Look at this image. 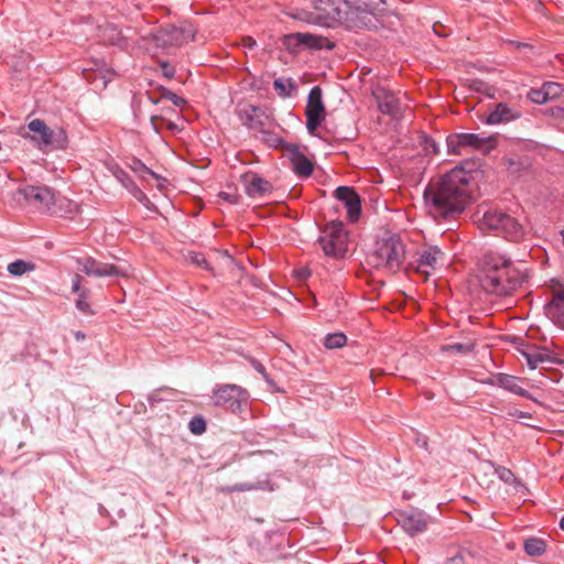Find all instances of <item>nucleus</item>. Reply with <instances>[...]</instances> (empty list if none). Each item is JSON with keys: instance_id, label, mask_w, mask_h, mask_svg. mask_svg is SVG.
Wrapping results in <instances>:
<instances>
[{"instance_id": "obj_21", "label": "nucleus", "mask_w": 564, "mask_h": 564, "mask_svg": "<svg viewBox=\"0 0 564 564\" xmlns=\"http://www.w3.org/2000/svg\"><path fill=\"white\" fill-rule=\"evenodd\" d=\"M79 212V206L72 199L54 194V199L51 205L50 215L58 217H73Z\"/></svg>"}, {"instance_id": "obj_8", "label": "nucleus", "mask_w": 564, "mask_h": 564, "mask_svg": "<svg viewBox=\"0 0 564 564\" xmlns=\"http://www.w3.org/2000/svg\"><path fill=\"white\" fill-rule=\"evenodd\" d=\"M319 245L328 257H344L348 250V237L341 223H329L319 238Z\"/></svg>"}, {"instance_id": "obj_32", "label": "nucleus", "mask_w": 564, "mask_h": 564, "mask_svg": "<svg viewBox=\"0 0 564 564\" xmlns=\"http://www.w3.org/2000/svg\"><path fill=\"white\" fill-rule=\"evenodd\" d=\"M523 546L525 553L530 556H541L546 550L544 540L539 538H530L525 540Z\"/></svg>"}, {"instance_id": "obj_22", "label": "nucleus", "mask_w": 564, "mask_h": 564, "mask_svg": "<svg viewBox=\"0 0 564 564\" xmlns=\"http://www.w3.org/2000/svg\"><path fill=\"white\" fill-rule=\"evenodd\" d=\"M372 96L377 101V106H398L402 102L401 97H405V94H395L384 86H376L372 89Z\"/></svg>"}, {"instance_id": "obj_19", "label": "nucleus", "mask_w": 564, "mask_h": 564, "mask_svg": "<svg viewBox=\"0 0 564 564\" xmlns=\"http://www.w3.org/2000/svg\"><path fill=\"white\" fill-rule=\"evenodd\" d=\"M520 382L521 380L519 378L506 373H498L494 376L489 381L490 384L498 386L514 394L524 397L536 402L538 400L532 394H530L525 389H523L520 386Z\"/></svg>"}, {"instance_id": "obj_3", "label": "nucleus", "mask_w": 564, "mask_h": 564, "mask_svg": "<svg viewBox=\"0 0 564 564\" xmlns=\"http://www.w3.org/2000/svg\"><path fill=\"white\" fill-rule=\"evenodd\" d=\"M344 6V20L354 29H378L386 10L384 0H346Z\"/></svg>"}, {"instance_id": "obj_24", "label": "nucleus", "mask_w": 564, "mask_h": 564, "mask_svg": "<svg viewBox=\"0 0 564 564\" xmlns=\"http://www.w3.org/2000/svg\"><path fill=\"white\" fill-rule=\"evenodd\" d=\"M306 128L310 134L319 137L318 128L326 118L325 108H305Z\"/></svg>"}, {"instance_id": "obj_53", "label": "nucleus", "mask_w": 564, "mask_h": 564, "mask_svg": "<svg viewBox=\"0 0 564 564\" xmlns=\"http://www.w3.org/2000/svg\"><path fill=\"white\" fill-rule=\"evenodd\" d=\"M560 528L564 531V517L560 521Z\"/></svg>"}, {"instance_id": "obj_48", "label": "nucleus", "mask_w": 564, "mask_h": 564, "mask_svg": "<svg viewBox=\"0 0 564 564\" xmlns=\"http://www.w3.org/2000/svg\"><path fill=\"white\" fill-rule=\"evenodd\" d=\"M399 110H400V108L388 107V108H384L383 115H387L390 117H395L398 115Z\"/></svg>"}, {"instance_id": "obj_55", "label": "nucleus", "mask_w": 564, "mask_h": 564, "mask_svg": "<svg viewBox=\"0 0 564 564\" xmlns=\"http://www.w3.org/2000/svg\"><path fill=\"white\" fill-rule=\"evenodd\" d=\"M76 337H77V338H84V335H82V334L77 333V334H76Z\"/></svg>"}, {"instance_id": "obj_36", "label": "nucleus", "mask_w": 564, "mask_h": 564, "mask_svg": "<svg viewBox=\"0 0 564 564\" xmlns=\"http://www.w3.org/2000/svg\"><path fill=\"white\" fill-rule=\"evenodd\" d=\"M346 336L343 333L329 334L324 339V345L328 349L341 348L346 344Z\"/></svg>"}, {"instance_id": "obj_9", "label": "nucleus", "mask_w": 564, "mask_h": 564, "mask_svg": "<svg viewBox=\"0 0 564 564\" xmlns=\"http://www.w3.org/2000/svg\"><path fill=\"white\" fill-rule=\"evenodd\" d=\"M54 189L48 186H26L20 188L15 196L19 203L41 213L50 212L54 199Z\"/></svg>"}, {"instance_id": "obj_31", "label": "nucleus", "mask_w": 564, "mask_h": 564, "mask_svg": "<svg viewBox=\"0 0 564 564\" xmlns=\"http://www.w3.org/2000/svg\"><path fill=\"white\" fill-rule=\"evenodd\" d=\"M505 164L510 174H519L530 167V161L518 156H509L505 159Z\"/></svg>"}, {"instance_id": "obj_30", "label": "nucleus", "mask_w": 564, "mask_h": 564, "mask_svg": "<svg viewBox=\"0 0 564 564\" xmlns=\"http://www.w3.org/2000/svg\"><path fill=\"white\" fill-rule=\"evenodd\" d=\"M183 122H184L183 119H177V121H172L162 116H152L151 117V123L155 131H159L164 127H166L167 129H170L172 131L182 130Z\"/></svg>"}, {"instance_id": "obj_11", "label": "nucleus", "mask_w": 564, "mask_h": 564, "mask_svg": "<svg viewBox=\"0 0 564 564\" xmlns=\"http://www.w3.org/2000/svg\"><path fill=\"white\" fill-rule=\"evenodd\" d=\"M445 254L437 247L431 246L424 248L419 253L415 271L427 280L444 263Z\"/></svg>"}, {"instance_id": "obj_47", "label": "nucleus", "mask_w": 564, "mask_h": 564, "mask_svg": "<svg viewBox=\"0 0 564 564\" xmlns=\"http://www.w3.org/2000/svg\"><path fill=\"white\" fill-rule=\"evenodd\" d=\"M242 42H243V46H246L247 48H250V50L257 45V42L250 36L245 37L242 40Z\"/></svg>"}, {"instance_id": "obj_46", "label": "nucleus", "mask_w": 564, "mask_h": 564, "mask_svg": "<svg viewBox=\"0 0 564 564\" xmlns=\"http://www.w3.org/2000/svg\"><path fill=\"white\" fill-rule=\"evenodd\" d=\"M465 560L463 554L459 552L456 555L449 557L446 564H464Z\"/></svg>"}, {"instance_id": "obj_20", "label": "nucleus", "mask_w": 564, "mask_h": 564, "mask_svg": "<svg viewBox=\"0 0 564 564\" xmlns=\"http://www.w3.org/2000/svg\"><path fill=\"white\" fill-rule=\"evenodd\" d=\"M398 522L411 535L423 532L427 527V521L423 513H401Z\"/></svg>"}, {"instance_id": "obj_6", "label": "nucleus", "mask_w": 564, "mask_h": 564, "mask_svg": "<svg viewBox=\"0 0 564 564\" xmlns=\"http://www.w3.org/2000/svg\"><path fill=\"white\" fill-rule=\"evenodd\" d=\"M476 217V221L482 230H495L509 240H518L523 235L522 225L506 213L487 210L481 215L478 213Z\"/></svg>"}, {"instance_id": "obj_27", "label": "nucleus", "mask_w": 564, "mask_h": 564, "mask_svg": "<svg viewBox=\"0 0 564 564\" xmlns=\"http://www.w3.org/2000/svg\"><path fill=\"white\" fill-rule=\"evenodd\" d=\"M149 99L152 104H160V102H163V104H172L173 106H182L185 104V100L177 96L176 94H174L173 91L171 90H167L165 88H161L156 91H152L150 95H149Z\"/></svg>"}, {"instance_id": "obj_1", "label": "nucleus", "mask_w": 564, "mask_h": 564, "mask_svg": "<svg viewBox=\"0 0 564 564\" xmlns=\"http://www.w3.org/2000/svg\"><path fill=\"white\" fill-rule=\"evenodd\" d=\"M473 174L463 166L432 178L424 193V205L434 218H448L462 213L471 198Z\"/></svg>"}, {"instance_id": "obj_57", "label": "nucleus", "mask_w": 564, "mask_h": 564, "mask_svg": "<svg viewBox=\"0 0 564 564\" xmlns=\"http://www.w3.org/2000/svg\"><path fill=\"white\" fill-rule=\"evenodd\" d=\"M306 276V273L305 272H302L301 273V278H305Z\"/></svg>"}, {"instance_id": "obj_34", "label": "nucleus", "mask_w": 564, "mask_h": 564, "mask_svg": "<svg viewBox=\"0 0 564 564\" xmlns=\"http://www.w3.org/2000/svg\"><path fill=\"white\" fill-rule=\"evenodd\" d=\"M475 345L473 341L467 340L465 343H454L448 345H443L441 347L442 351L465 355L470 352L474 349Z\"/></svg>"}, {"instance_id": "obj_28", "label": "nucleus", "mask_w": 564, "mask_h": 564, "mask_svg": "<svg viewBox=\"0 0 564 564\" xmlns=\"http://www.w3.org/2000/svg\"><path fill=\"white\" fill-rule=\"evenodd\" d=\"M520 117L518 111H513L512 108H496V110L491 111L486 117V123L488 124H498V123H507L513 119Z\"/></svg>"}, {"instance_id": "obj_17", "label": "nucleus", "mask_w": 564, "mask_h": 564, "mask_svg": "<svg viewBox=\"0 0 564 564\" xmlns=\"http://www.w3.org/2000/svg\"><path fill=\"white\" fill-rule=\"evenodd\" d=\"M337 199L344 203L350 221H356L361 212L360 198L350 187L340 186L335 191Z\"/></svg>"}, {"instance_id": "obj_26", "label": "nucleus", "mask_w": 564, "mask_h": 564, "mask_svg": "<svg viewBox=\"0 0 564 564\" xmlns=\"http://www.w3.org/2000/svg\"><path fill=\"white\" fill-rule=\"evenodd\" d=\"M463 135V143H465L466 150L468 148L473 149H484L486 152H488L490 149L495 147V138H480L478 134L475 133H462Z\"/></svg>"}, {"instance_id": "obj_59", "label": "nucleus", "mask_w": 564, "mask_h": 564, "mask_svg": "<svg viewBox=\"0 0 564 564\" xmlns=\"http://www.w3.org/2000/svg\"><path fill=\"white\" fill-rule=\"evenodd\" d=\"M557 110H560V111L564 112V108H557Z\"/></svg>"}, {"instance_id": "obj_51", "label": "nucleus", "mask_w": 564, "mask_h": 564, "mask_svg": "<svg viewBox=\"0 0 564 564\" xmlns=\"http://www.w3.org/2000/svg\"><path fill=\"white\" fill-rule=\"evenodd\" d=\"M474 85L477 90H480V86H484L485 84L482 82H475Z\"/></svg>"}, {"instance_id": "obj_42", "label": "nucleus", "mask_w": 564, "mask_h": 564, "mask_svg": "<svg viewBox=\"0 0 564 564\" xmlns=\"http://www.w3.org/2000/svg\"><path fill=\"white\" fill-rule=\"evenodd\" d=\"M218 196L221 199L228 202L229 204H238L239 198H240V196L238 195V193L236 191L234 193L220 192L218 194Z\"/></svg>"}, {"instance_id": "obj_39", "label": "nucleus", "mask_w": 564, "mask_h": 564, "mask_svg": "<svg viewBox=\"0 0 564 564\" xmlns=\"http://www.w3.org/2000/svg\"><path fill=\"white\" fill-rule=\"evenodd\" d=\"M189 430L193 434L199 435L206 431V422L200 416H195L189 421Z\"/></svg>"}, {"instance_id": "obj_40", "label": "nucleus", "mask_w": 564, "mask_h": 564, "mask_svg": "<svg viewBox=\"0 0 564 564\" xmlns=\"http://www.w3.org/2000/svg\"><path fill=\"white\" fill-rule=\"evenodd\" d=\"M138 165L140 166V169L142 171H144L147 174H149L155 182H156V187L160 189V191H163L166 186V183L167 181L165 178H163L162 176H160L159 174L154 173L152 170L148 169L144 164H142L141 162H138Z\"/></svg>"}, {"instance_id": "obj_56", "label": "nucleus", "mask_w": 564, "mask_h": 564, "mask_svg": "<svg viewBox=\"0 0 564 564\" xmlns=\"http://www.w3.org/2000/svg\"><path fill=\"white\" fill-rule=\"evenodd\" d=\"M495 106H499V107H502V106H506L503 102H498L496 104Z\"/></svg>"}, {"instance_id": "obj_4", "label": "nucleus", "mask_w": 564, "mask_h": 564, "mask_svg": "<svg viewBox=\"0 0 564 564\" xmlns=\"http://www.w3.org/2000/svg\"><path fill=\"white\" fill-rule=\"evenodd\" d=\"M405 257V248L398 236H390L378 241L375 250L368 256V263L388 273L397 272Z\"/></svg>"}, {"instance_id": "obj_41", "label": "nucleus", "mask_w": 564, "mask_h": 564, "mask_svg": "<svg viewBox=\"0 0 564 564\" xmlns=\"http://www.w3.org/2000/svg\"><path fill=\"white\" fill-rule=\"evenodd\" d=\"M306 106H323L321 87L315 86L311 89Z\"/></svg>"}, {"instance_id": "obj_18", "label": "nucleus", "mask_w": 564, "mask_h": 564, "mask_svg": "<svg viewBox=\"0 0 564 564\" xmlns=\"http://www.w3.org/2000/svg\"><path fill=\"white\" fill-rule=\"evenodd\" d=\"M519 360L524 361L530 369H536L545 362L551 361V357L543 349L535 346H524L518 349Z\"/></svg>"}, {"instance_id": "obj_38", "label": "nucleus", "mask_w": 564, "mask_h": 564, "mask_svg": "<svg viewBox=\"0 0 564 564\" xmlns=\"http://www.w3.org/2000/svg\"><path fill=\"white\" fill-rule=\"evenodd\" d=\"M258 108L252 107L249 109L239 110L237 113L243 123L250 128H254L257 126V121H254L252 112H256Z\"/></svg>"}, {"instance_id": "obj_25", "label": "nucleus", "mask_w": 564, "mask_h": 564, "mask_svg": "<svg viewBox=\"0 0 564 564\" xmlns=\"http://www.w3.org/2000/svg\"><path fill=\"white\" fill-rule=\"evenodd\" d=\"M290 159L296 174L307 177L313 173V163L296 149L292 151Z\"/></svg>"}, {"instance_id": "obj_58", "label": "nucleus", "mask_w": 564, "mask_h": 564, "mask_svg": "<svg viewBox=\"0 0 564 564\" xmlns=\"http://www.w3.org/2000/svg\"><path fill=\"white\" fill-rule=\"evenodd\" d=\"M561 235H562L563 242H564V230L561 231Z\"/></svg>"}, {"instance_id": "obj_50", "label": "nucleus", "mask_w": 564, "mask_h": 564, "mask_svg": "<svg viewBox=\"0 0 564 564\" xmlns=\"http://www.w3.org/2000/svg\"><path fill=\"white\" fill-rule=\"evenodd\" d=\"M513 415H517L518 417H523V419L530 417V415L528 413L522 412V411H517Z\"/></svg>"}, {"instance_id": "obj_54", "label": "nucleus", "mask_w": 564, "mask_h": 564, "mask_svg": "<svg viewBox=\"0 0 564 564\" xmlns=\"http://www.w3.org/2000/svg\"><path fill=\"white\" fill-rule=\"evenodd\" d=\"M431 147L433 149V152L436 153L437 152L436 144L434 142H431Z\"/></svg>"}, {"instance_id": "obj_37", "label": "nucleus", "mask_w": 564, "mask_h": 564, "mask_svg": "<svg viewBox=\"0 0 564 564\" xmlns=\"http://www.w3.org/2000/svg\"><path fill=\"white\" fill-rule=\"evenodd\" d=\"M34 265L23 260H17L8 265V271L12 275H22L29 271H32Z\"/></svg>"}, {"instance_id": "obj_43", "label": "nucleus", "mask_w": 564, "mask_h": 564, "mask_svg": "<svg viewBox=\"0 0 564 564\" xmlns=\"http://www.w3.org/2000/svg\"><path fill=\"white\" fill-rule=\"evenodd\" d=\"M498 475H499V478L501 480H503L507 484H510L513 481L514 477H513V474L510 469H507V468H499L497 470Z\"/></svg>"}, {"instance_id": "obj_7", "label": "nucleus", "mask_w": 564, "mask_h": 564, "mask_svg": "<svg viewBox=\"0 0 564 564\" xmlns=\"http://www.w3.org/2000/svg\"><path fill=\"white\" fill-rule=\"evenodd\" d=\"M195 34L196 29L188 22H183L180 25L169 24L155 33L154 41L159 47H180L193 41Z\"/></svg>"}, {"instance_id": "obj_13", "label": "nucleus", "mask_w": 564, "mask_h": 564, "mask_svg": "<svg viewBox=\"0 0 564 564\" xmlns=\"http://www.w3.org/2000/svg\"><path fill=\"white\" fill-rule=\"evenodd\" d=\"M315 20L324 25H332L345 17V9L339 0H316L314 2Z\"/></svg>"}, {"instance_id": "obj_12", "label": "nucleus", "mask_w": 564, "mask_h": 564, "mask_svg": "<svg viewBox=\"0 0 564 564\" xmlns=\"http://www.w3.org/2000/svg\"><path fill=\"white\" fill-rule=\"evenodd\" d=\"M77 263L79 265L78 269L89 276L105 278L127 275V272L123 269L115 264L99 262L90 257L78 259Z\"/></svg>"}, {"instance_id": "obj_52", "label": "nucleus", "mask_w": 564, "mask_h": 564, "mask_svg": "<svg viewBox=\"0 0 564 564\" xmlns=\"http://www.w3.org/2000/svg\"><path fill=\"white\" fill-rule=\"evenodd\" d=\"M256 368L259 372L264 373V367L261 364H258Z\"/></svg>"}, {"instance_id": "obj_2", "label": "nucleus", "mask_w": 564, "mask_h": 564, "mask_svg": "<svg viewBox=\"0 0 564 564\" xmlns=\"http://www.w3.org/2000/svg\"><path fill=\"white\" fill-rule=\"evenodd\" d=\"M524 280L525 275L516 269L510 260L494 254H487L484 258L479 282L487 293L502 297L510 296Z\"/></svg>"}, {"instance_id": "obj_23", "label": "nucleus", "mask_w": 564, "mask_h": 564, "mask_svg": "<svg viewBox=\"0 0 564 564\" xmlns=\"http://www.w3.org/2000/svg\"><path fill=\"white\" fill-rule=\"evenodd\" d=\"M323 39L308 33H295L285 36L284 44L288 47L304 45L306 47L319 48L322 47Z\"/></svg>"}, {"instance_id": "obj_29", "label": "nucleus", "mask_w": 564, "mask_h": 564, "mask_svg": "<svg viewBox=\"0 0 564 564\" xmlns=\"http://www.w3.org/2000/svg\"><path fill=\"white\" fill-rule=\"evenodd\" d=\"M273 89L282 98L297 95V85L292 78H276L273 82Z\"/></svg>"}, {"instance_id": "obj_10", "label": "nucleus", "mask_w": 564, "mask_h": 564, "mask_svg": "<svg viewBox=\"0 0 564 564\" xmlns=\"http://www.w3.org/2000/svg\"><path fill=\"white\" fill-rule=\"evenodd\" d=\"M214 403L217 406H226L232 413L242 411L248 400V393L236 384H225L214 391Z\"/></svg>"}, {"instance_id": "obj_15", "label": "nucleus", "mask_w": 564, "mask_h": 564, "mask_svg": "<svg viewBox=\"0 0 564 564\" xmlns=\"http://www.w3.org/2000/svg\"><path fill=\"white\" fill-rule=\"evenodd\" d=\"M245 192L250 197H262L272 189L271 184L253 172H247L240 176Z\"/></svg>"}, {"instance_id": "obj_14", "label": "nucleus", "mask_w": 564, "mask_h": 564, "mask_svg": "<svg viewBox=\"0 0 564 564\" xmlns=\"http://www.w3.org/2000/svg\"><path fill=\"white\" fill-rule=\"evenodd\" d=\"M564 93V87L560 83L547 82L540 88H532L528 93V99L533 104H546L555 101Z\"/></svg>"}, {"instance_id": "obj_35", "label": "nucleus", "mask_w": 564, "mask_h": 564, "mask_svg": "<svg viewBox=\"0 0 564 564\" xmlns=\"http://www.w3.org/2000/svg\"><path fill=\"white\" fill-rule=\"evenodd\" d=\"M89 296L90 291L89 290H83L80 291L78 299L76 300L75 304L78 311L86 315H94L95 311L91 307V304L89 303Z\"/></svg>"}, {"instance_id": "obj_33", "label": "nucleus", "mask_w": 564, "mask_h": 564, "mask_svg": "<svg viewBox=\"0 0 564 564\" xmlns=\"http://www.w3.org/2000/svg\"><path fill=\"white\" fill-rule=\"evenodd\" d=\"M446 144L448 148V153L455 155L466 154V147L463 143L462 133H455L447 137Z\"/></svg>"}, {"instance_id": "obj_5", "label": "nucleus", "mask_w": 564, "mask_h": 564, "mask_svg": "<svg viewBox=\"0 0 564 564\" xmlns=\"http://www.w3.org/2000/svg\"><path fill=\"white\" fill-rule=\"evenodd\" d=\"M31 134L26 135L41 151L64 150L68 139L63 128H51L41 119H33L28 123Z\"/></svg>"}, {"instance_id": "obj_44", "label": "nucleus", "mask_w": 564, "mask_h": 564, "mask_svg": "<svg viewBox=\"0 0 564 564\" xmlns=\"http://www.w3.org/2000/svg\"><path fill=\"white\" fill-rule=\"evenodd\" d=\"M72 290L73 292L77 293L79 295L80 291L85 290L82 288V276L76 273L72 281Z\"/></svg>"}, {"instance_id": "obj_16", "label": "nucleus", "mask_w": 564, "mask_h": 564, "mask_svg": "<svg viewBox=\"0 0 564 564\" xmlns=\"http://www.w3.org/2000/svg\"><path fill=\"white\" fill-rule=\"evenodd\" d=\"M552 301L547 305V314L554 323L564 329V286L558 282L551 285Z\"/></svg>"}, {"instance_id": "obj_45", "label": "nucleus", "mask_w": 564, "mask_h": 564, "mask_svg": "<svg viewBox=\"0 0 564 564\" xmlns=\"http://www.w3.org/2000/svg\"><path fill=\"white\" fill-rule=\"evenodd\" d=\"M191 259H192V261H193L194 263H196L197 265L208 268V265H207V261H206V259L204 258V256L198 254V253H195L194 256H192V258H191Z\"/></svg>"}, {"instance_id": "obj_49", "label": "nucleus", "mask_w": 564, "mask_h": 564, "mask_svg": "<svg viewBox=\"0 0 564 564\" xmlns=\"http://www.w3.org/2000/svg\"><path fill=\"white\" fill-rule=\"evenodd\" d=\"M161 66L163 67L164 73H165L167 76H173L174 72H173V69L170 67L169 63L163 62V63L161 64Z\"/></svg>"}]
</instances>
